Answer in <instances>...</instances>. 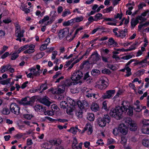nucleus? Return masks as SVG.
Returning a JSON list of instances; mask_svg holds the SVG:
<instances>
[{
    "instance_id": "nucleus-32",
    "label": "nucleus",
    "mask_w": 149,
    "mask_h": 149,
    "mask_svg": "<svg viewBox=\"0 0 149 149\" xmlns=\"http://www.w3.org/2000/svg\"><path fill=\"white\" fill-rule=\"evenodd\" d=\"M24 31H22V32L20 31L16 30L15 31V36L17 37L21 38L23 36Z\"/></svg>"
},
{
    "instance_id": "nucleus-28",
    "label": "nucleus",
    "mask_w": 149,
    "mask_h": 149,
    "mask_svg": "<svg viewBox=\"0 0 149 149\" xmlns=\"http://www.w3.org/2000/svg\"><path fill=\"white\" fill-rule=\"evenodd\" d=\"M74 107H70L68 106V107H67L66 112L67 113L70 115H72L73 114V111L74 110Z\"/></svg>"
},
{
    "instance_id": "nucleus-29",
    "label": "nucleus",
    "mask_w": 149,
    "mask_h": 149,
    "mask_svg": "<svg viewBox=\"0 0 149 149\" xmlns=\"http://www.w3.org/2000/svg\"><path fill=\"white\" fill-rule=\"evenodd\" d=\"M102 118L104 119V120L106 123H109L111 121V118L108 115H104Z\"/></svg>"
},
{
    "instance_id": "nucleus-24",
    "label": "nucleus",
    "mask_w": 149,
    "mask_h": 149,
    "mask_svg": "<svg viewBox=\"0 0 149 149\" xmlns=\"http://www.w3.org/2000/svg\"><path fill=\"white\" fill-rule=\"evenodd\" d=\"M43 107L40 104H37L34 107L35 110L36 111H43L44 110L45 108H44V109H43Z\"/></svg>"
},
{
    "instance_id": "nucleus-44",
    "label": "nucleus",
    "mask_w": 149,
    "mask_h": 149,
    "mask_svg": "<svg viewBox=\"0 0 149 149\" xmlns=\"http://www.w3.org/2000/svg\"><path fill=\"white\" fill-rule=\"evenodd\" d=\"M47 88V85L46 84H44L41 85L39 89V91L42 89V91H44Z\"/></svg>"
},
{
    "instance_id": "nucleus-20",
    "label": "nucleus",
    "mask_w": 149,
    "mask_h": 149,
    "mask_svg": "<svg viewBox=\"0 0 149 149\" xmlns=\"http://www.w3.org/2000/svg\"><path fill=\"white\" fill-rule=\"evenodd\" d=\"M83 112L82 109H79L76 111L75 115L78 118H81L83 117Z\"/></svg>"
},
{
    "instance_id": "nucleus-3",
    "label": "nucleus",
    "mask_w": 149,
    "mask_h": 149,
    "mask_svg": "<svg viewBox=\"0 0 149 149\" xmlns=\"http://www.w3.org/2000/svg\"><path fill=\"white\" fill-rule=\"evenodd\" d=\"M83 74L82 72L78 70L76 71L75 73H74L72 74L71 79L73 81H75L74 83L77 84L80 82V81H78L80 79L83 77Z\"/></svg>"
},
{
    "instance_id": "nucleus-18",
    "label": "nucleus",
    "mask_w": 149,
    "mask_h": 149,
    "mask_svg": "<svg viewBox=\"0 0 149 149\" xmlns=\"http://www.w3.org/2000/svg\"><path fill=\"white\" fill-rule=\"evenodd\" d=\"M139 23V21L137 20L136 17V19H132L131 21V25L132 28H134L135 26Z\"/></svg>"
},
{
    "instance_id": "nucleus-33",
    "label": "nucleus",
    "mask_w": 149,
    "mask_h": 149,
    "mask_svg": "<svg viewBox=\"0 0 149 149\" xmlns=\"http://www.w3.org/2000/svg\"><path fill=\"white\" fill-rule=\"evenodd\" d=\"M142 132L144 134H149V127H143V126L142 128L141 129Z\"/></svg>"
},
{
    "instance_id": "nucleus-1",
    "label": "nucleus",
    "mask_w": 149,
    "mask_h": 149,
    "mask_svg": "<svg viewBox=\"0 0 149 149\" xmlns=\"http://www.w3.org/2000/svg\"><path fill=\"white\" fill-rule=\"evenodd\" d=\"M127 108L123 105V106L116 107L115 108H113L110 110L109 114L117 119H120L123 112L126 113L127 109Z\"/></svg>"
},
{
    "instance_id": "nucleus-35",
    "label": "nucleus",
    "mask_w": 149,
    "mask_h": 149,
    "mask_svg": "<svg viewBox=\"0 0 149 149\" xmlns=\"http://www.w3.org/2000/svg\"><path fill=\"white\" fill-rule=\"evenodd\" d=\"M77 126H75V127H72L68 130V131L74 134H75L77 132V129L76 128Z\"/></svg>"
},
{
    "instance_id": "nucleus-31",
    "label": "nucleus",
    "mask_w": 149,
    "mask_h": 149,
    "mask_svg": "<svg viewBox=\"0 0 149 149\" xmlns=\"http://www.w3.org/2000/svg\"><path fill=\"white\" fill-rule=\"evenodd\" d=\"M100 71L97 69H93L91 71V74L93 76H97L100 74Z\"/></svg>"
},
{
    "instance_id": "nucleus-15",
    "label": "nucleus",
    "mask_w": 149,
    "mask_h": 149,
    "mask_svg": "<svg viewBox=\"0 0 149 149\" xmlns=\"http://www.w3.org/2000/svg\"><path fill=\"white\" fill-rule=\"evenodd\" d=\"M118 45L117 42H116L112 38H109L108 40V46L110 47H114Z\"/></svg>"
},
{
    "instance_id": "nucleus-21",
    "label": "nucleus",
    "mask_w": 149,
    "mask_h": 149,
    "mask_svg": "<svg viewBox=\"0 0 149 149\" xmlns=\"http://www.w3.org/2000/svg\"><path fill=\"white\" fill-rule=\"evenodd\" d=\"M86 92L87 94L86 95L87 97H88V98H91L93 97L94 98H95L96 99L97 98L96 97H95L96 94L95 93H93L92 92L91 90L89 91H87Z\"/></svg>"
},
{
    "instance_id": "nucleus-16",
    "label": "nucleus",
    "mask_w": 149,
    "mask_h": 149,
    "mask_svg": "<svg viewBox=\"0 0 149 149\" xmlns=\"http://www.w3.org/2000/svg\"><path fill=\"white\" fill-rule=\"evenodd\" d=\"M36 68L38 70L37 71H36V69L35 68H34L33 67L31 68V71L33 70V71H34L35 73H36L38 76V77L40 74L41 73L42 71L40 70V66L38 65H36Z\"/></svg>"
},
{
    "instance_id": "nucleus-41",
    "label": "nucleus",
    "mask_w": 149,
    "mask_h": 149,
    "mask_svg": "<svg viewBox=\"0 0 149 149\" xmlns=\"http://www.w3.org/2000/svg\"><path fill=\"white\" fill-rule=\"evenodd\" d=\"M71 13L69 10L68 9H65L63 12L62 16L65 17Z\"/></svg>"
},
{
    "instance_id": "nucleus-47",
    "label": "nucleus",
    "mask_w": 149,
    "mask_h": 149,
    "mask_svg": "<svg viewBox=\"0 0 149 149\" xmlns=\"http://www.w3.org/2000/svg\"><path fill=\"white\" fill-rule=\"evenodd\" d=\"M48 43L42 44L40 47V49L41 51H42L46 49L47 48Z\"/></svg>"
},
{
    "instance_id": "nucleus-11",
    "label": "nucleus",
    "mask_w": 149,
    "mask_h": 149,
    "mask_svg": "<svg viewBox=\"0 0 149 149\" xmlns=\"http://www.w3.org/2000/svg\"><path fill=\"white\" fill-rule=\"evenodd\" d=\"M40 101L41 103L47 106H49L51 103L49 100L48 98L46 96H45L43 98H40Z\"/></svg>"
},
{
    "instance_id": "nucleus-50",
    "label": "nucleus",
    "mask_w": 149,
    "mask_h": 149,
    "mask_svg": "<svg viewBox=\"0 0 149 149\" xmlns=\"http://www.w3.org/2000/svg\"><path fill=\"white\" fill-rule=\"evenodd\" d=\"M75 22H79L81 21H82L83 19V17L82 16H81L79 17H77L76 18H74Z\"/></svg>"
},
{
    "instance_id": "nucleus-25",
    "label": "nucleus",
    "mask_w": 149,
    "mask_h": 149,
    "mask_svg": "<svg viewBox=\"0 0 149 149\" xmlns=\"http://www.w3.org/2000/svg\"><path fill=\"white\" fill-rule=\"evenodd\" d=\"M60 106L61 108L64 109H66L67 107H68V104L65 101H62L60 102Z\"/></svg>"
},
{
    "instance_id": "nucleus-45",
    "label": "nucleus",
    "mask_w": 149,
    "mask_h": 149,
    "mask_svg": "<svg viewBox=\"0 0 149 149\" xmlns=\"http://www.w3.org/2000/svg\"><path fill=\"white\" fill-rule=\"evenodd\" d=\"M89 62L88 61H85L83 62V63L81 64L80 67L81 68H83L84 66H87L89 64Z\"/></svg>"
},
{
    "instance_id": "nucleus-43",
    "label": "nucleus",
    "mask_w": 149,
    "mask_h": 149,
    "mask_svg": "<svg viewBox=\"0 0 149 149\" xmlns=\"http://www.w3.org/2000/svg\"><path fill=\"white\" fill-rule=\"evenodd\" d=\"M113 7L112 6H110L108 8L105 9L103 10L104 13H109L112 11Z\"/></svg>"
},
{
    "instance_id": "nucleus-55",
    "label": "nucleus",
    "mask_w": 149,
    "mask_h": 149,
    "mask_svg": "<svg viewBox=\"0 0 149 149\" xmlns=\"http://www.w3.org/2000/svg\"><path fill=\"white\" fill-rule=\"evenodd\" d=\"M127 142V140L125 137L124 136H122L121 137V141L120 143L124 145Z\"/></svg>"
},
{
    "instance_id": "nucleus-40",
    "label": "nucleus",
    "mask_w": 149,
    "mask_h": 149,
    "mask_svg": "<svg viewBox=\"0 0 149 149\" xmlns=\"http://www.w3.org/2000/svg\"><path fill=\"white\" fill-rule=\"evenodd\" d=\"M49 19V17L47 15L44 17L43 19L40 20L39 22V24L43 23L44 22L47 21Z\"/></svg>"
},
{
    "instance_id": "nucleus-54",
    "label": "nucleus",
    "mask_w": 149,
    "mask_h": 149,
    "mask_svg": "<svg viewBox=\"0 0 149 149\" xmlns=\"http://www.w3.org/2000/svg\"><path fill=\"white\" fill-rule=\"evenodd\" d=\"M24 116L25 118L30 120L33 117V116L28 114H25L24 115Z\"/></svg>"
},
{
    "instance_id": "nucleus-51",
    "label": "nucleus",
    "mask_w": 149,
    "mask_h": 149,
    "mask_svg": "<svg viewBox=\"0 0 149 149\" xmlns=\"http://www.w3.org/2000/svg\"><path fill=\"white\" fill-rule=\"evenodd\" d=\"M102 72L103 74H109L111 73V72L109 69L105 68L102 71Z\"/></svg>"
},
{
    "instance_id": "nucleus-13",
    "label": "nucleus",
    "mask_w": 149,
    "mask_h": 149,
    "mask_svg": "<svg viewBox=\"0 0 149 149\" xmlns=\"http://www.w3.org/2000/svg\"><path fill=\"white\" fill-rule=\"evenodd\" d=\"M104 119L101 117H98L97 120V123L100 127H103L105 126L106 123Z\"/></svg>"
},
{
    "instance_id": "nucleus-10",
    "label": "nucleus",
    "mask_w": 149,
    "mask_h": 149,
    "mask_svg": "<svg viewBox=\"0 0 149 149\" xmlns=\"http://www.w3.org/2000/svg\"><path fill=\"white\" fill-rule=\"evenodd\" d=\"M135 61H136L135 59H131L126 64L125 69L127 71V74L125 75L126 76L129 77L132 74V73L131 72V69L128 66L132 62Z\"/></svg>"
},
{
    "instance_id": "nucleus-2",
    "label": "nucleus",
    "mask_w": 149,
    "mask_h": 149,
    "mask_svg": "<svg viewBox=\"0 0 149 149\" xmlns=\"http://www.w3.org/2000/svg\"><path fill=\"white\" fill-rule=\"evenodd\" d=\"M125 123L128 126H130V130L135 131L137 128V124L129 117L125 118L124 120Z\"/></svg>"
},
{
    "instance_id": "nucleus-48",
    "label": "nucleus",
    "mask_w": 149,
    "mask_h": 149,
    "mask_svg": "<svg viewBox=\"0 0 149 149\" xmlns=\"http://www.w3.org/2000/svg\"><path fill=\"white\" fill-rule=\"evenodd\" d=\"M83 29V27H80L79 28H78L76 30V31L75 32V33H74V36L72 38V39H71V40H70V41H72V40L74 39V38L75 37V36L76 35H77V33H78V32L80 31H81V30H82V29Z\"/></svg>"
},
{
    "instance_id": "nucleus-27",
    "label": "nucleus",
    "mask_w": 149,
    "mask_h": 149,
    "mask_svg": "<svg viewBox=\"0 0 149 149\" xmlns=\"http://www.w3.org/2000/svg\"><path fill=\"white\" fill-rule=\"evenodd\" d=\"M87 118L89 121H93L95 119V117L94 114L93 113H88L87 117Z\"/></svg>"
},
{
    "instance_id": "nucleus-59",
    "label": "nucleus",
    "mask_w": 149,
    "mask_h": 149,
    "mask_svg": "<svg viewBox=\"0 0 149 149\" xmlns=\"http://www.w3.org/2000/svg\"><path fill=\"white\" fill-rule=\"evenodd\" d=\"M136 107H134V109L136 110V111L137 112H140L141 110V109L140 108V106L139 105H135Z\"/></svg>"
},
{
    "instance_id": "nucleus-39",
    "label": "nucleus",
    "mask_w": 149,
    "mask_h": 149,
    "mask_svg": "<svg viewBox=\"0 0 149 149\" xmlns=\"http://www.w3.org/2000/svg\"><path fill=\"white\" fill-rule=\"evenodd\" d=\"M102 15L101 13H98L95 15L94 16L95 20V21H97L98 20H100V19H102V18H101L102 16Z\"/></svg>"
},
{
    "instance_id": "nucleus-36",
    "label": "nucleus",
    "mask_w": 149,
    "mask_h": 149,
    "mask_svg": "<svg viewBox=\"0 0 149 149\" xmlns=\"http://www.w3.org/2000/svg\"><path fill=\"white\" fill-rule=\"evenodd\" d=\"M17 51H15V52L11 54V59L12 60H15L16 59L18 56L19 55Z\"/></svg>"
},
{
    "instance_id": "nucleus-19",
    "label": "nucleus",
    "mask_w": 149,
    "mask_h": 149,
    "mask_svg": "<svg viewBox=\"0 0 149 149\" xmlns=\"http://www.w3.org/2000/svg\"><path fill=\"white\" fill-rule=\"evenodd\" d=\"M91 109L94 111H96L99 110V106L95 103H92L91 107Z\"/></svg>"
},
{
    "instance_id": "nucleus-7",
    "label": "nucleus",
    "mask_w": 149,
    "mask_h": 149,
    "mask_svg": "<svg viewBox=\"0 0 149 149\" xmlns=\"http://www.w3.org/2000/svg\"><path fill=\"white\" fill-rule=\"evenodd\" d=\"M65 91V87L61 86L57 88L52 90V93L54 94H60L64 93Z\"/></svg>"
},
{
    "instance_id": "nucleus-17",
    "label": "nucleus",
    "mask_w": 149,
    "mask_h": 149,
    "mask_svg": "<svg viewBox=\"0 0 149 149\" xmlns=\"http://www.w3.org/2000/svg\"><path fill=\"white\" fill-rule=\"evenodd\" d=\"M29 70L30 71V73L27 75V76L28 78H34L35 77H38L36 74L33 70L31 71V68L29 69Z\"/></svg>"
},
{
    "instance_id": "nucleus-60",
    "label": "nucleus",
    "mask_w": 149,
    "mask_h": 149,
    "mask_svg": "<svg viewBox=\"0 0 149 149\" xmlns=\"http://www.w3.org/2000/svg\"><path fill=\"white\" fill-rule=\"evenodd\" d=\"M104 20H105L106 21H113V22H115L116 21L115 19L114 18H104Z\"/></svg>"
},
{
    "instance_id": "nucleus-61",
    "label": "nucleus",
    "mask_w": 149,
    "mask_h": 149,
    "mask_svg": "<svg viewBox=\"0 0 149 149\" xmlns=\"http://www.w3.org/2000/svg\"><path fill=\"white\" fill-rule=\"evenodd\" d=\"M55 142L56 146L59 145L61 144L62 141L60 139H57L55 140Z\"/></svg>"
},
{
    "instance_id": "nucleus-23",
    "label": "nucleus",
    "mask_w": 149,
    "mask_h": 149,
    "mask_svg": "<svg viewBox=\"0 0 149 149\" xmlns=\"http://www.w3.org/2000/svg\"><path fill=\"white\" fill-rule=\"evenodd\" d=\"M45 55L43 52H41L37 53L34 57L35 60H38L42 58Z\"/></svg>"
},
{
    "instance_id": "nucleus-56",
    "label": "nucleus",
    "mask_w": 149,
    "mask_h": 149,
    "mask_svg": "<svg viewBox=\"0 0 149 149\" xmlns=\"http://www.w3.org/2000/svg\"><path fill=\"white\" fill-rule=\"evenodd\" d=\"M136 18L138 20H139L141 21H145L146 20V18L142 17L141 16H138Z\"/></svg>"
},
{
    "instance_id": "nucleus-34",
    "label": "nucleus",
    "mask_w": 149,
    "mask_h": 149,
    "mask_svg": "<svg viewBox=\"0 0 149 149\" xmlns=\"http://www.w3.org/2000/svg\"><path fill=\"white\" fill-rule=\"evenodd\" d=\"M125 127L126 126L124 124H121L118 126V130L121 132L123 130H125Z\"/></svg>"
},
{
    "instance_id": "nucleus-37",
    "label": "nucleus",
    "mask_w": 149,
    "mask_h": 149,
    "mask_svg": "<svg viewBox=\"0 0 149 149\" xmlns=\"http://www.w3.org/2000/svg\"><path fill=\"white\" fill-rule=\"evenodd\" d=\"M143 127H145V126L149 125V119H144L142 121Z\"/></svg>"
},
{
    "instance_id": "nucleus-6",
    "label": "nucleus",
    "mask_w": 149,
    "mask_h": 149,
    "mask_svg": "<svg viewBox=\"0 0 149 149\" xmlns=\"http://www.w3.org/2000/svg\"><path fill=\"white\" fill-rule=\"evenodd\" d=\"M115 92V90H108L106 92V93L102 95V97L104 99H109L113 95Z\"/></svg>"
},
{
    "instance_id": "nucleus-9",
    "label": "nucleus",
    "mask_w": 149,
    "mask_h": 149,
    "mask_svg": "<svg viewBox=\"0 0 149 149\" xmlns=\"http://www.w3.org/2000/svg\"><path fill=\"white\" fill-rule=\"evenodd\" d=\"M87 131V133L88 135L91 134L93 132L92 126L90 124L87 123L85 125V127L84 128L81 132V133H84L85 131Z\"/></svg>"
},
{
    "instance_id": "nucleus-63",
    "label": "nucleus",
    "mask_w": 149,
    "mask_h": 149,
    "mask_svg": "<svg viewBox=\"0 0 149 149\" xmlns=\"http://www.w3.org/2000/svg\"><path fill=\"white\" fill-rule=\"evenodd\" d=\"M122 91L120 90L117 93L116 95L113 97V99H116L117 97H118L119 95H121L122 93Z\"/></svg>"
},
{
    "instance_id": "nucleus-5",
    "label": "nucleus",
    "mask_w": 149,
    "mask_h": 149,
    "mask_svg": "<svg viewBox=\"0 0 149 149\" xmlns=\"http://www.w3.org/2000/svg\"><path fill=\"white\" fill-rule=\"evenodd\" d=\"M69 32L68 28H65L63 29L60 30L58 33V36L60 39H62Z\"/></svg>"
},
{
    "instance_id": "nucleus-30",
    "label": "nucleus",
    "mask_w": 149,
    "mask_h": 149,
    "mask_svg": "<svg viewBox=\"0 0 149 149\" xmlns=\"http://www.w3.org/2000/svg\"><path fill=\"white\" fill-rule=\"evenodd\" d=\"M142 144L146 147H149V140L144 139L142 140Z\"/></svg>"
},
{
    "instance_id": "nucleus-38",
    "label": "nucleus",
    "mask_w": 149,
    "mask_h": 149,
    "mask_svg": "<svg viewBox=\"0 0 149 149\" xmlns=\"http://www.w3.org/2000/svg\"><path fill=\"white\" fill-rule=\"evenodd\" d=\"M2 113L4 115H8L10 113V111L7 108H4L2 111Z\"/></svg>"
},
{
    "instance_id": "nucleus-49",
    "label": "nucleus",
    "mask_w": 149,
    "mask_h": 149,
    "mask_svg": "<svg viewBox=\"0 0 149 149\" xmlns=\"http://www.w3.org/2000/svg\"><path fill=\"white\" fill-rule=\"evenodd\" d=\"M100 81L101 82V84L104 85L106 84V86H107L108 85V84L107 82L106 81L105 79L103 78L101 79L100 80Z\"/></svg>"
},
{
    "instance_id": "nucleus-62",
    "label": "nucleus",
    "mask_w": 149,
    "mask_h": 149,
    "mask_svg": "<svg viewBox=\"0 0 149 149\" xmlns=\"http://www.w3.org/2000/svg\"><path fill=\"white\" fill-rule=\"evenodd\" d=\"M102 108L105 110L107 109V104L106 101L103 102Z\"/></svg>"
},
{
    "instance_id": "nucleus-53",
    "label": "nucleus",
    "mask_w": 149,
    "mask_h": 149,
    "mask_svg": "<svg viewBox=\"0 0 149 149\" xmlns=\"http://www.w3.org/2000/svg\"><path fill=\"white\" fill-rule=\"evenodd\" d=\"M52 58L53 60L55 59L56 56L57 54V52L56 51H53L52 52Z\"/></svg>"
},
{
    "instance_id": "nucleus-52",
    "label": "nucleus",
    "mask_w": 149,
    "mask_h": 149,
    "mask_svg": "<svg viewBox=\"0 0 149 149\" xmlns=\"http://www.w3.org/2000/svg\"><path fill=\"white\" fill-rule=\"evenodd\" d=\"M35 48V46L33 45H29V47L28 48V49H29L30 51H31L33 53L35 50L34 49Z\"/></svg>"
},
{
    "instance_id": "nucleus-14",
    "label": "nucleus",
    "mask_w": 149,
    "mask_h": 149,
    "mask_svg": "<svg viewBox=\"0 0 149 149\" xmlns=\"http://www.w3.org/2000/svg\"><path fill=\"white\" fill-rule=\"evenodd\" d=\"M100 56L97 52H94L91 54V58H92L94 63H96L100 59Z\"/></svg>"
},
{
    "instance_id": "nucleus-42",
    "label": "nucleus",
    "mask_w": 149,
    "mask_h": 149,
    "mask_svg": "<svg viewBox=\"0 0 149 149\" xmlns=\"http://www.w3.org/2000/svg\"><path fill=\"white\" fill-rule=\"evenodd\" d=\"M96 87L98 88L101 90L104 89L107 86L106 85H104L102 84H97L96 86Z\"/></svg>"
},
{
    "instance_id": "nucleus-64",
    "label": "nucleus",
    "mask_w": 149,
    "mask_h": 149,
    "mask_svg": "<svg viewBox=\"0 0 149 149\" xmlns=\"http://www.w3.org/2000/svg\"><path fill=\"white\" fill-rule=\"evenodd\" d=\"M3 22L5 23V24H8L10 23V22H11V21L10 19L7 18L4 20H3Z\"/></svg>"
},
{
    "instance_id": "nucleus-12",
    "label": "nucleus",
    "mask_w": 149,
    "mask_h": 149,
    "mask_svg": "<svg viewBox=\"0 0 149 149\" xmlns=\"http://www.w3.org/2000/svg\"><path fill=\"white\" fill-rule=\"evenodd\" d=\"M61 84V86L64 87L65 88V87H68L72 85L73 84H75L74 82H72L69 79L62 81Z\"/></svg>"
},
{
    "instance_id": "nucleus-57",
    "label": "nucleus",
    "mask_w": 149,
    "mask_h": 149,
    "mask_svg": "<svg viewBox=\"0 0 149 149\" xmlns=\"http://www.w3.org/2000/svg\"><path fill=\"white\" fill-rule=\"evenodd\" d=\"M90 79V76L89 75L88 73L86 72L84 75L83 79L85 80L87 79V80H88V79Z\"/></svg>"
},
{
    "instance_id": "nucleus-58",
    "label": "nucleus",
    "mask_w": 149,
    "mask_h": 149,
    "mask_svg": "<svg viewBox=\"0 0 149 149\" xmlns=\"http://www.w3.org/2000/svg\"><path fill=\"white\" fill-rule=\"evenodd\" d=\"M32 102L33 101L32 100H30L29 101L27 100V101L25 102V103H22V104L24 106L30 105L31 104Z\"/></svg>"
},
{
    "instance_id": "nucleus-8",
    "label": "nucleus",
    "mask_w": 149,
    "mask_h": 149,
    "mask_svg": "<svg viewBox=\"0 0 149 149\" xmlns=\"http://www.w3.org/2000/svg\"><path fill=\"white\" fill-rule=\"evenodd\" d=\"M79 108V109H83L84 108H87L88 107V104L87 102L85 101H83L81 102L80 101H77L76 103Z\"/></svg>"
},
{
    "instance_id": "nucleus-22",
    "label": "nucleus",
    "mask_w": 149,
    "mask_h": 149,
    "mask_svg": "<svg viewBox=\"0 0 149 149\" xmlns=\"http://www.w3.org/2000/svg\"><path fill=\"white\" fill-rule=\"evenodd\" d=\"M67 102L70 105L74 107L76 105V103L73 100L71 99L69 97L67 98Z\"/></svg>"
},
{
    "instance_id": "nucleus-46",
    "label": "nucleus",
    "mask_w": 149,
    "mask_h": 149,
    "mask_svg": "<svg viewBox=\"0 0 149 149\" xmlns=\"http://www.w3.org/2000/svg\"><path fill=\"white\" fill-rule=\"evenodd\" d=\"M118 32L119 33V36L120 37L122 38H123L125 37L126 34L123 32V30L121 31H120Z\"/></svg>"
},
{
    "instance_id": "nucleus-4",
    "label": "nucleus",
    "mask_w": 149,
    "mask_h": 149,
    "mask_svg": "<svg viewBox=\"0 0 149 149\" xmlns=\"http://www.w3.org/2000/svg\"><path fill=\"white\" fill-rule=\"evenodd\" d=\"M10 109L12 112L16 115H18L19 113L20 107L19 106L15 103H12L11 104Z\"/></svg>"
},
{
    "instance_id": "nucleus-26",
    "label": "nucleus",
    "mask_w": 149,
    "mask_h": 149,
    "mask_svg": "<svg viewBox=\"0 0 149 149\" xmlns=\"http://www.w3.org/2000/svg\"><path fill=\"white\" fill-rule=\"evenodd\" d=\"M10 68V65L3 66L1 67V72L2 73H3L9 70Z\"/></svg>"
}]
</instances>
